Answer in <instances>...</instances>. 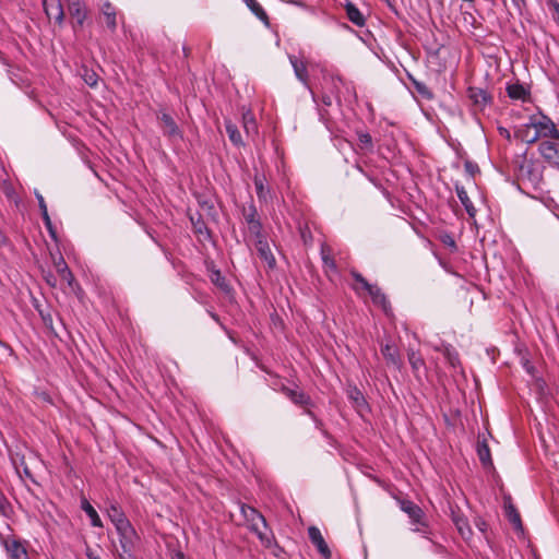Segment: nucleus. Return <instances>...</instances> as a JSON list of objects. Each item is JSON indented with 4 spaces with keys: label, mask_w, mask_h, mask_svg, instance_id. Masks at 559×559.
I'll return each instance as SVG.
<instances>
[{
    "label": "nucleus",
    "mask_w": 559,
    "mask_h": 559,
    "mask_svg": "<svg viewBox=\"0 0 559 559\" xmlns=\"http://www.w3.org/2000/svg\"><path fill=\"white\" fill-rule=\"evenodd\" d=\"M367 293L370 295L372 302L379 307H381L385 312L390 308V302L386 299V296L382 293L381 288L377 285H371Z\"/></svg>",
    "instance_id": "nucleus-16"
},
{
    "label": "nucleus",
    "mask_w": 559,
    "mask_h": 559,
    "mask_svg": "<svg viewBox=\"0 0 559 559\" xmlns=\"http://www.w3.org/2000/svg\"><path fill=\"white\" fill-rule=\"evenodd\" d=\"M499 130L501 135H504L507 139H510V133L507 129L500 128Z\"/></svg>",
    "instance_id": "nucleus-51"
},
{
    "label": "nucleus",
    "mask_w": 559,
    "mask_h": 559,
    "mask_svg": "<svg viewBox=\"0 0 559 559\" xmlns=\"http://www.w3.org/2000/svg\"><path fill=\"white\" fill-rule=\"evenodd\" d=\"M248 229L251 235L255 236L257 240L264 239L261 231H262V225L260 221H255L248 224Z\"/></svg>",
    "instance_id": "nucleus-41"
},
{
    "label": "nucleus",
    "mask_w": 559,
    "mask_h": 559,
    "mask_svg": "<svg viewBox=\"0 0 559 559\" xmlns=\"http://www.w3.org/2000/svg\"><path fill=\"white\" fill-rule=\"evenodd\" d=\"M437 350L441 352L449 365L453 368H456L460 366V357L457 352L450 345H441L440 347L436 348Z\"/></svg>",
    "instance_id": "nucleus-22"
},
{
    "label": "nucleus",
    "mask_w": 559,
    "mask_h": 559,
    "mask_svg": "<svg viewBox=\"0 0 559 559\" xmlns=\"http://www.w3.org/2000/svg\"><path fill=\"white\" fill-rule=\"evenodd\" d=\"M47 282L49 285L55 286V282H52V280L47 278Z\"/></svg>",
    "instance_id": "nucleus-56"
},
{
    "label": "nucleus",
    "mask_w": 559,
    "mask_h": 559,
    "mask_svg": "<svg viewBox=\"0 0 559 559\" xmlns=\"http://www.w3.org/2000/svg\"><path fill=\"white\" fill-rule=\"evenodd\" d=\"M243 217L247 224L259 221L257 209L253 205L243 209Z\"/></svg>",
    "instance_id": "nucleus-40"
},
{
    "label": "nucleus",
    "mask_w": 559,
    "mask_h": 559,
    "mask_svg": "<svg viewBox=\"0 0 559 559\" xmlns=\"http://www.w3.org/2000/svg\"><path fill=\"white\" fill-rule=\"evenodd\" d=\"M508 96L512 99L525 100L528 96V92L521 84H510L507 86Z\"/></svg>",
    "instance_id": "nucleus-28"
},
{
    "label": "nucleus",
    "mask_w": 559,
    "mask_h": 559,
    "mask_svg": "<svg viewBox=\"0 0 559 559\" xmlns=\"http://www.w3.org/2000/svg\"><path fill=\"white\" fill-rule=\"evenodd\" d=\"M211 281H212V283H214L217 287L222 288L223 290L228 289L226 280L219 271H213L211 273Z\"/></svg>",
    "instance_id": "nucleus-36"
},
{
    "label": "nucleus",
    "mask_w": 559,
    "mask_h": 559,
    "mask_svg": "<svg viewBox=\"0 0 559 559\" xmlns=\"http://www.w3.org/2000/svg\"><path fill=\"white\" fill-rule=\"evenodd\" d=\"M322 103L326 106H331L332 105V96L331 95H326L324 94L322 96Z\"/></svg>",
    "instance_id": "nucleus-47"
},
{
    "label": "nucleus",
    "mask_w": 559,
    "mask_h": 559,
    "mask_svg": "<svg viewBox=\"0 0 559 559\" xmlns=\"http://www.w3.org/2000/svg\"><path fill=\"white\" fill-rule=\"evenodd\" d=\"M82 509L85 511V513L90 518L91 524L93 526H95V527H102L103 526V523H102V520H100L98 513L96 512V510L86 500L83 501Z\"/></svg>",
    "instance_id": "nucleus-31"
},
{
    "label": "nucleus",
    "mask_w": 559,
    "mask_h": 559,
    "mask_svg": "<svg viewBox=\"0 0 559 559\" xmlns=\"http://www.w3.org/2000/svg\"><path fill=\"white\" fill-rule=\"evenodd\" d=\"M504 511L508 520L514 526L515 530L522 531V521L518 510L511 503H506Z\"/></svg>",
    "instance_id": "nucleus-27"
},
{
    "label": "nucleus",
    "mask_w": 559,
    "mask_h": 559,
    "mask_svg": "<svg viewBox=\"0 0 559 559\" xmlns=\"http://www.w3.org/2000/svg\"><path fill=\"white\" fill-rule=\"evenodd\" d=\"M467 95L473 105L480 110L491 102V96L483 88L469 87Z\"/></svg>",
    "instance_id": "nucleus-12"
},
{
    "label": "nucleus",
    "mask_w": 559,
    "mask_h": 559,
    "mask_svg": "<svg viewBox=\"0 0 559 559\" xmlns=\"http://www.w3.org/2000/svg\"><path fill=\"white\" fill-rule=\"evenodd\" d=\"M452 521L455 524L460 535L464 539H468L472 535V530L467 523V520L464 516L452 511Z\"/></svg>",
    "instance_id": "nucleus-20"
},
{
    "label": "nucleus",
    "mask_w": 559,
    "mask_h": 559,
    "mask_svg": "<svg viewBox=\"0 0 559 559\" xmlns=\"http://www.w3.org/2000/svg\"><path fill=\"white\" fill-rule=\"evenodd\" d=\"M157 120L159 121V127L163 131V134L169 140H177L182 138L181 131L169 114L164 111L158 112Z\"/></svg>",
    "instance_id": "nucleus-5"
},
{
    "label": "nucleus",
    "mask_w": 559,
    "mask_h": 559,
    "mask_svg": "<svg viewBox=\"0 0 559 559\" xmlns=\"http://www.w3.org/2000/svg\"><path fill=\"white\" fill-rule=\"evenodd\" d=\"M117 532L119 535V543L122 549V552H119V557L121 559H127V557H131L136 540L138 535L130 521H118L117 523Z\"/></svg>",
    "instance_id": "nucleus-2"
},
{
    "label": "nucleus",
    "mask_w": 559,
    "mask_h": 559,
    "mask_svg": "<svg viewBox=\"0 0 559 559\" xmlns=\"http://www.w3.org/2000/svg\"><path fill=\"white\" fill-rule=\"evenodd\" d=\"M86 556L88 559H100V557L95 555L90 548L86 550Z\"/></svg>",
    "instance_id": "nucleus-49"
},
{
    "label": "nucleus",
    "mask_w": 559,
    "mask_h": 559,
    "mask_svg": "<svg viewBox=\"0 0 559 559\" xmlns=\"http://www.w3.org/2000/svg\"><path fill=\"white\" fill-rule=\"evenodd\" d=\"M38 202H39V207H40V211H41V216H43L45 226L47 227L50 236L53 239H56V230H55V228L52 226L51 219H50L48 211H47V205H46L45 200H44V198L41 195L38 197Z\"/></svg>",
    "instance_id": "nucleus-30"
},
{
    "label": "nucleus",
    "mask_w": 559,
    "mask_h": 559,
    "mask_svg": "<svg viewBox=\"0 0 559 559\" xmlns=\"http://www.w3.org/2000/svg\"><path fill=\"white\" fill-rule=\"evenodd\" d=\"M538 152L550 166L559 168V138L542 141Z\"/></svg>",
    "instance_id": "nucleus-3"
},
{
    "label": "nucleus",
    "mask_w": 559,
    "mask_h": 559,
    "mask_svg": "<svg viewBox=\"0 0 559 559\" xmlns=\"http://www.w3.org/2000/svg\"><path fill=\"white\" fill-rule=\"evenodd\" d=\"M408 361H409L414 372H417L421 367L425 366V361L421 358V356L419 355V353H417L413 349L408 350Z\"/></svg>",
    "instance_id": "nucleus-34"
},
{
    "label": "nucleus",
    "mask_w": 559,
    "mask_h": 559,
    "mask_svg": "<svg viewBox=\"0 0 559 559\" xmlns=\"http://www.w3.org/2000/svg\"><path fill=\"white\" fill-rule=\"evenodd\" d=\"M0 189H2L3 193L5 194V197L8 199H10V200L14 199L15 190H14L13 186L11 185V182H9L7 180L0 181Z\"/></svg>",
    "instance_id": "nucleus-42"
},
{
    "label": "nucleus",
    "mask_w": 559,
    "mask_h": 559,
    "mask_svg": "<svg viewBox=\"0 0 559 559\" xmlns=\"http://www.w3.org/2000/svg\"><path fill=\"white\" fill-rule=\"evenodd\" d=\"M512 2L519 10L525 4V0H512Z\"/></svg>",
    "instance_id": "nucleus-50"
},
{
    "label": "nucleus",
    "mask_w": 559,
    "mask_h": 559,
    "mask_svg": "<svg viewBox=\"0 0 559 559\" xmlns=\"http://www.w3.org/2000/svg\"><path fill=\"white\" fill-rule=\"evenodd\" d=\"M416 90L424 97H426L428 99L432 98V93L429 91V88L425 84L416 83Z\"/></svg>",
    "instance_id": "nucleus-44"
},
{
    "label": "nucleus",
    "mask_w": 559,
    "mask_h": 559,
    "mask_svg": "<svg viewBox=\"0 0 559 559\" xmlns=\"http://www.w3.org/2000/svg\"><path fill=\"white\" fill-rule=\"evenodd\" d=\"M5 242V237L4 235L0 231V245L4 243Z\"/></svg>",
    "instance_id": "nucleus-54"
},
{
    "label": "nucleus",
    "mask_w": 559,
    "mask_h": 559,
    "mask_svg": "<svg viewBox=\"0 0 559 559\" xmlns=\"http://www.w3.org/2000/svg\"><path fill=\"white\" fill-rule=\"evenodd\" d=\"M554 9H555L556 13L558 14V19H559V4L555 3Z\"/></svg>",
    "instance_id": "nucleus-55"
},
{
    "label": "nucleus",
    "mask_w": 559,
    "mask_h": 559,
    "mask_svg": "<svg viewBox=\"0 0 559 559\" xmlns=\"http://www.w3.org/2000/svg\"><path fill=\"white\" fill-rule=\"evenodd\" d=\"M46 15L49 20H53L58 25H62L64 21V11L61 0H43Z\"/></svg>",
    "instance_id": "nucleus-7"
},
{
    "label": "nucleus",
    "mask_w": 559,
    "mask_h": 559,
    "mask_svg": "<svg viewBox=\"0 0 559 559\" xmlns=\"http://www.w3.org/2000/svg\"><path fill=\"white\" fill-rule=\"evenodd\" d=\"M455 191H456L459 200L461 201V203L465 207L467 214L471 217H474L475 213H476V209L474 207V205H473V203H472V201H471V199H469L465 188L462 187V186L455 185Z\"/></svg>",
    "instance_id": "nucleus-21"
},
{
    "label": "nucleus",
    "mask_w": 559,
    "mask_h": 559,
    "mask_svg": "<svg viewBox=\"0 0 559 559\" xmlns=\"http://www.w3.org/2000/svg\"><path fill=\"white\" fill-rule=\"evenodd\" d=\"M321 257H322L324 267L332 270V271L336 270L335 261L332 257L331 249L328 246H322Z\"/></svg>",
    "instance_id": "nucleus-32"
},
{
    "label": "nucleus",
    "mask_w": 559,
    "mask_h": 559,
    "mask_svg": "<svg viewBox=\"0 0 559 559\" xmlns=\"http://www.w3.org/2000/svg\"><path fill=\"white\" fill-rule=\"evenodd\" d=\"M251 531L257 534L258 538L265 547L269 548L273 545L274 537L273 534L267 530V527L263 528L262 525L254 524V527Z\"/></svg>",
    "instance_id": "nucleus-26"
},
{
    "label": "nucleus",
    "mask_w": 559,
    "mask_h": 559,
    "mask_svg": "<svg viewBox=\"0 0 559 559\" xmlns=\"http://www.w3.org/2000/svg\"><path fill=\"white\" fill-rule=\"evenodd\" d=\"M281 392H283L294 404L304 407L310 416L313 417L312 412L309 409V406L312 405L311 399L308 394H306L302 390L298 388L290 389L285 384H282Z\"/></svg>",
    "instance_id": "nucleus-4"
},
{
    "label": "nucleus",
    "mask_w": 559,
    "mask_h": 559,
    "mask_svg": "<svg viewBox=\"0 0 559 559\" xmlns=\"http://www.w3.org/2000/svg\"><path fill=\"white\" fill-rule=\"evenodd\" d=\"M254 186H255V189H257V193H258V197L259 198H263L264 197V186H263V180L259 177H255L254 178Z\"/></svg>",
    "instance_id": "nucleus-45"
},
{
    "label": "nucleus",
    "mask_w": 559,
    "mask_h": 559,
    "mask_svg": "<svg viewBox=\"0 0 559 559\" xmlns=\"http://www.w3.org/2000/svg\"><path fill=\"white\" fill-rule=\"evenodd\" d=\"M185 55L188 56V49L183 48Z\"/></svg>",
    "instance_id": "nucleus-57"
},
{
    "label": "nucleus",
    "mask_w": 559,
    "mask_h": 559,
    "mask_svg": "<svg viewBox=\"0 0 559 559\" xmlns=\"http://www.w3.org/2000/svg\"><path fill=\"white\" fill-rule=\"evenodd\" d=\"M349 399L355 403L357 407L364 406L366 404L364 395L356 388L349 391Z\"/></svg>",
    "instance_id": "nucleus-39"
},
{
    "label": "nucleus",
    "mask_w": 559,
    "mask_h": 559,
    "mask_svg": "<svg viewBox=\"0 0 559 559\" xmlns=\"http://www.w3.org/2000/svg\"><path fill=\"white\" fill-rule=\"evenodd\" d=\"M82 78L88 86L95 87L97 85L98 75L94 71L84 68Z\"/></svg>",
    "instance_id": "nucleus-35"
},
{
    "label": "nucleus",
    "mask_w": 559,
    "mask_h": 559,
    "mask_svg": "<svg viewBox=\"0 0 559 559\" xmlns=\"http://www.w3.org/2000/svg\"><path fill=\"white\" fill-rule=\"evenodd\" d=\"M330 80H331V83L333 84V87H335V88H336V83H337V82H341V79H338V78H337V79H335V78H330Z\"/></svg>",
    "instance_id": "nucleus-53"
},
{
    "label": "nucleus",
    "mask_w": 559,
    "mask_h": 559,
    "mask_svg": "<svg viewBox=\"0 0 559 559\" xmlns=\"http://www.w3.org/2000/svg\"><path fill=\"white\" fill-rule=\"evenodd\" d=\"M53 264L61 280L66 281L69 285H71L73 281V274L67 265L64 259L61 255H59L58 259H53Z\"/></svg>",
    "instance_id": "nucleus-19"
},
{
    "label": "nucleus",
    "mask_w": 559,
    "mask_h": 559,
    "mask_svg": "<svg viewBox=\"0 0 559 559\" xmlns=\"http://www.w3.org/2000/svg\"><path fill=\"white\" fill-rule=\"evenodd\" d=\"M289 60H290V63L294 68L295 74L298 78V80L310 88L308 71H307V67H306L305 62L297 59L294 56L289 57Z\"/></svg>",
    "instance_id": "nucleus-17"
},
{
    "label": "nucleus",
    "mask_w": 559,
    "mask_h": 559,
    "mask_svg": "<svg viewBox=\"0 0 559 559\" xmlns=\"http://www.w3.org/2000/svg\"><path fill=\"white\" fill-rule=\"evenodd\" d=\"M358 140H359V143L364 147H368V148L372 147V138H371V135L369 133H367V132L358 133Z\"/></svg>",
    "instance_id": "nucleus-43"
},
{
    "label": "nucleus",
    "mask_w": 559,
    "mask_h": 559,
    "mask_svg": "<svg viewBox=\"0 0 559 559\" xmlns=\"http://www.w3.org/2000/svg\"><path fill=\"white\" fill-rule=\"evenodd\" d=\"M477 454H478V457L481 462V464L484 466H491L492 465V460H491V455H490V449L488 447V443L487 441L484 439V440H478L477 442Z\"/></svg>",
    "instance_id": "nucleus-24"
},
{
    "label": "nucleus",
    "mask_w": 559,
    "mask_h": 559,
    "mask_svg": "<svg viewBox=\"0 0 559 559\" xmlns=\"http://www.w3.org/2000/svg\"><path fill=\"white\" fill-rule=\"evenodd\" d=\"M381 354L385 358L386 362L394 366L397 369H401L403 362L400 357L399 350L395 346L391 344H384L381 346Z\"/></svg>",
    "instance_id": "nucleus-13"
},
{
    "label": "nucleus",
    "mask_w": 559,
    "mask_h": 559,
    "mask_svg": "<svg viewBox=\"0 0 559 559\" xmlns=\"http://www.w3.org/2000/svg\"><path fill=\"white\" fill-rule=\"evenodd\" d=\"M100 11L105 17L107 27L111 32H115L117 28V12L114 5L110 2L106 1L105 3H103Z\"/></svg>",
    "instance_id": "nucleus-15"
},
{
    "label": "nucleus",
    "mask_w": 559,
    "mask_h": 559,
    "mask_svg": "<svg viewBox=\"0 0 559 559\" xmlns=\"http://www.w3.org/2000/svg\"><path fill=\"white\" fill-rule=\"evenodd\" d=\"M108 514L112 521V523L115 524V526L117 527V523L118 521L120 522L121 521H129L124 514L116 507V506H111L109 511H108Z\"/></svg>",
    "instance_id": "nucleus-38"
},
{
    "label": "nucleus",
    "mask_w": 559,
    "mask_h": 559,
    "mask_svg": "<svg viewBox=\"0 0 559 559\" xmlns=\"http://www.w3.org/2000/svg\"><path fill=\"white\" fill-rule=\"evenodd\" d=\"M240 512L245 518L246 522L249 524L250 530H253L254 524L262 525L263 528H266L265 518L257 509L249 507L245 503H241Z\"/></svg>",
    "instance_id": "nucleus-10"
},
{
    "label": "nucleus",
    "mask_w": 559,
    "mask_h": 559,
    "mask_svg": "<svg viewBox=\"0 0 559 559\" xmlns=\"http://www.w3.org/2000/svg\"><path fill=\"white\" fill-rule=\"evenodd\" d=\"M225 128L231 143L236 146H242L243 141L237 126L231 121H226Z\"/></svg>",
    "instance_id": "nucleus-29"
},
{
    "label": "nucleus",
    "mask_w": 559,
    "mask_h": 559,
    "mask_svg": "<svg viewBox=\"0 0 559 559\" xmlns=\"http://www.w3.org/2000/svg\"><path fill=\"white\" fill-rule=\"evenodd\" d=\"M255 248L260 259L265 262L270 270H273L276 266V260L273 255L271 248L265 239H259L255 242Z\"/></svg>",
    "instance_id": "nucleus-11"
},
{
    "label": "nucleus",
    "mask_w": 559,
    "mask_h": 559,
    "mask_svg": "<svg viewBox=\"0 0 559 559\" xmlns=\"http://www.w3.org/2000/svg\"><path fill=\"white\" fill-rule=\"evenodd\" d=\"M465 168H466V170H467V171L473 176V175H474L475 169L477 168V166H476V165H474V164H473V163H471V162H466V163H465Z\"/></svg>",
    "instance_id": "nucleus-46"
},
{
    "label": "nucleus",
    "mask_w": 559,
    "mask_h": 559,
    "mask_svg": "<svg viewBox=\"0 0 559 559\" xmlns=\"http://www.w3.org/2000/svg\"><path fill=\"white\" fill-rule=\"evenodd\" d=\"M242 123H243V129H245L247 135L253 136V135L258 134L257 121L251 111L248 110L242 114Z\"/></svg>",
    "instance_id": "nucleus-25"
},
{
    "label": "nucleus",
    "mask_w": 559,
    "mask_h": 559,
    "mask_svg": "<svg viewBox=\"0 0 559 559\" xmlns=\"http://www.w3.org/2000/svg\"><path fill=\"white\" fill-rule=\"evenodd\" d=\"M345 10L348 20L354 23L356 26H364L365 25V17L361 14V12L350 2H347L345 4Z\"/></svg>",
    "instance_id": "nucleus-23"
},
{
    "label": "nucleus",
    "mask_w": 559,
    "mask_h": 559,
    "mask_svg": "<svg viewBox=\"0 0 559 559\" xmlns=\"http://www.w3.org/2000/svg\"><path fill=\"white\" fill-rule=\"evenodd\" d=\"M308 536H309L310 542L313 544V546H316V548L320 552V555L324 559H330L332 556V552H331L324 537L322 536L320 530L316 526H310L308 528Z\"/></svg>",
    "instance_id": "nucleus-8"
},
{
    "label": "nucleus",
    "mask_w": 559,
    "mask_h": 559,
    "mask_svg": "<svg viewBox=\"0 0 559 559\" xmlns=\"http://www.w3.org/2000/svg\"><path fill=\"white\" fill-rule=\"evenodd\" d=\"M5 549L10 559H29L26 548L19 540H7Z\"/></svg>",
    "instance_id": "nucleus-14"
},
{
    "label": "nucleus",
    "mask_w": 559,
    "mask_h": 559,
    "mask_svg": "<svg viewBox=\"0 0 559 559\" xmlns=\"http://www.w3.org/2000/svg\"><path fill=\"white\" fill-rule=\"evenodd\" d=\"M400 507L405 513L408 514L415 524H418L423 527L426 526L424 511L416 503L411 500H401Z\"/></svg>",
    "instance_id": "nucleus-9"
},
{
    "label": "nucleus",
    "mask_w": 559,
    "mask_h": 559,
    "mask_svg": "<svg viewBox=\"0 0 559 559\" xmlns=\"http://www.w3.org/2000/svg\"><path fill=\"white\" fill-rule=\"evenodd\" d=\"M389 4H390V1L389 0H385Z\"/></svg>",
    "instance_id": "nucleus-58"
},
{
    "label": "nucleus",
    "mask_w": 559,
    "mask_h": 559,
    "mask_svg": "<svg viewBox=\"0 0 559 559\" xmlns=\"http://www.w3.org/2000/svg\"><path fill=\"white\" fill-rule=\"evenodd\" d=\"M443 242L454 249L456 248L455 241L450 236H447Z\"/></svg>",
    "instance_id": "nucleus-48"
},
{
    "label": "nucleus",
    "mask_w": 559,
    "mask_h": 559,
    "mask_svg": "<svg viewBox=\"0 0 559 559\" xmlns=\"http://www.w3.org/2000/svg\"><path fill=\"white\" fill-rule=\"evenodd\" d=\"M350 275L353 276V278L355 280L356 284L357 285H354V289L359 293L360 288L364 289V290H368L369 287L372 285V284H369L368 281L357 271H352L350 272Z\"/></svg>",
    "instance_id": "nucleus-33"
},
{
    "label": "nucleus",
    "mask_w": 559,
    "mask_h": 559,
    "mask_svg": "<svg viewBox=\"0 0 559 559\" xmlns=\"http://www.w3.org/2000/svg\"><path fill=\"white\" fill-rule=\"evenodd\" d=\"M39 314H40V318L45 324V326L50 331L52 332L53 334L57 335L55 329H53V321H52V316H51V312L49 310H43V309H39Z\"/></svg>",
    "instance_id": "nucleus-37"
},
{
    "label": "nucleus",
    "mask_w": 559,
    "mask_h": 559,
    "mask_svg": "<svg viewBox=\"0 0 559 559\" xmlns=\"http://www.w3.org/2000/svg\"><path fill=\"white\" fill-rule=\"evenodd\" d=\"M245 3L265 26H270L269 15L257 0H245Z\"/></svg>",
    "instance_id": "nucleus-18"
},
{
    "label": "nucleus",
    "mask_w": 559,
    "mask_h": 559,
    "mask_svg": "<svg viewBox=\"0 0 559 559\" xmlns=\"http://www.w3.org/2000/svg\"><path fill=\"white\" fill-rule=\"evenodd\" d=\"M518 136L522 141L533 144L538 140L542 142L549 139H559V130L549 117L539 114L530 117V121L518 130Z\"/></svg>",
    "instance_id": "nucleus-1"
},
{
    "label": "nucleus",
    "mask_w": 559,
    "mask_h": 559,
    "mask_svg": "<svg viewBox=\"0 0 559 559\" xmlns=\"http://www.w3.org/2000/svg\"><path fill=\"white\" fill-rule=\"evenodd\" d=\"M23 472H24V474H25V476H26V477H28V478H33V476H32V474H31V471L28 469V467H27V466H24Z\"/></svg>",
    "instance_id": "nucleus-52"
},
{
    "label": "nucleus",
    "mask_w": 559,
    "mask_h": 559,
    "mask_svg": "<svg viewBox=\"0 0 559 559\" xmlns=\"http://www.w3.org/2000/svg\"><path fill=\"white\" fill-rule=\"evenodd\" d=\"M68 10L69 14L74 20L73 28L82 27L87 17L86 5L81 0H70L68 3Z\"/></svg>",
    "instance_id": "nucleus-6"
}]
</instances>
